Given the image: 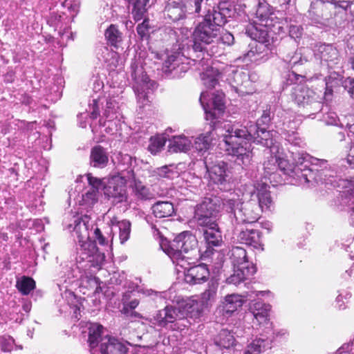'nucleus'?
Segmentation results:
<instances>
[{
  "mask_svg": "<svg viewBox=\"0 0 354 354\" xmlns=\"http://www.w3.org/2000/svg\"><path fill=\"white\" fill-rule=\"evenodd\" d=\"M272 339L259 337L253 339L246 347L244 354H260L272 347Z\"/></svg>",
  "mask_w": 354,
  "mask_h": 354,
  "instance_id": "obj_33",
  "label": "nucleus"
},
{
  "mask_svg": "<svg viewBox=\"0 0 354 354\" xmlns=\"http://www.w3.org/2000/svg\"><path fill=\"white\" fill-rule=\"evenodd\" d=\"M271 120L270 111V110H265L263 112L261 117L258 119L256 124L254 126L261 127V125L268 124Z\"/></svg>",
  "mask_w": 354,
  "mask_h": 354,
  "instance_id": "obj_64",
  "label": "nucleus"
},
{
  "mask_svg": "<svg viewBox=\"0 0 354 354\" xmlns=\"http://www.w3.org/2000/svg\"><path fill=\"white\" fill-rule=\"evenodd\" d=\"M238 239L242 243L257 248L259 244L260 236L257 230L247 229L241 230Z\"/></svg>",
  "mask_w": 354,
  "mask_h": 354,
  "instance_id": "obj_39",
  "label": "nucleus"
},
{
  "mask_svg": "<svg viewBox=\"0 0 354 354\" xmlns=\"http://www.w3.org/2000/svg\"><path fill=\"white\" fill-rule=\"evenodd\" d=\"M288 332L285 329H280L277 331H272L269 332L268 334H261L260 337L263 338L270 337L272 339V342L274 341L281 340L282 339H286L288 336Z\"/></svg>",
  "mask_w": 354,
  "mask_h": 354,
  "instance_id": "obj_58",
  "label": "nucleus"
},
{
  "mask_svg": "<svg viewBox=\"0 0 354 354\" xmlns=\"http://www.w3.org/2000/svg\"><path fill=\"white\" fill-rule=\"evenodd\" d=\"M233 80L236 87L242 86L243 83L249 80L248 74L243 71H236L234 72Z\"/></svg>",
  "mask_w": 354,
  "mask_h": 354,
  "instance_id": "obj_59",
  "label": "nucleus"
},
{
  "mask_svg": "<svg viewBox=\"0 0 354 354\" xmlns=\"http://www.w3.org/2000/svg\"><path fill=\"white\" fill-rule=\"evenodd\" d=\"M88 330V342L91 348H94L98 346L99 343L101 344V339L103 333V326L96 323H88L87 324Z\"/></svg>",
  "mask_w": 354,
  "mask_h": 354,
  "instance_id": "obj_35",
  "label": "nucleus"
},
{
  "mask_svg": "<svg viewBox=\"0 0 354 354\" xmlns=\"http://www.w3.org/2000/svg\"><path fill=\"white\" fill-rule=\"evenodd\" d=\"M209 277V271L206 264L201 263L187 269L185 273V281L189 284H200L207 281Z\"/></svg>",
  "mask_w": 354,
  "mask_h": 354,
  "instance_id": "obj_21",
  "label": "nucleus"
},
{
  "mask_svg": "<svg viewBox=\"0 0 354 354\" xmlns=\"http://www.w3.org/2000/svg\"><path fill=\"white\" fill-rule=\"evenodd\" d=\"M316 55L320 59L321 64L328 68H334L341 63L338 50L331 44L320 45Z\"/></svg>",
  "mask_w": 354,
  "mask_h": 354,
  "instance_id": "obj_18",
  "label": "nucleus"
},
{
  "mask_svg": "<svg viewBox=\"0 0 354 354\" xmlns=\"http://www.w3.org/2000/svg\"><path fill=\"white\" fill-rule=\"evenodd\" d=\"M149 4V0H136L132 3L131 14L135 21H138L146 18Z\"/></svg>",
  "mask_w": 354,
  "mask_h": 354,
  "instance_id": "obj_40",
  "label": "nucleus"
},
{
  "mask_svg": "<svg viewBox=\"0 0 354 354\" xmlns=\"http://www.w3.org/2000/svg\"><path fill=\"white\" fill-rule=\"evenodd\" d=\"M335 354H354V339L350 343L342 345Z\"/></svg>",
  "mask_w": 354,
  "mask_h": 354,
  "instance_id": "obj_63",
  "label": "nucleus"
},
{
  "mask_svg": "<svg viewBox=\"0 0 354 354\" xmlns=\"http://www.w3.org/2000/svg\"><path fill=\"white\" fill-rule=\"evenodd\" d=\"M212 157L205 158V165L210 180L217 185L225 184L230 178L228 164L222 160L210 161Z\"/></svg>",
  "mask_w": 354,
  "mask_h": 354,
  "instance_id": "obj_13",
  "label": "nucleus"
},
{
  "mask_svg": "<svg viewBox=\"0 0 354 354\" xmlns=\"http://www.w3.org/2000/svg\"><path fill=\"white\" fill-rule=\"evenodd\" d=\"M165 145V139L163 137H153L150 139L148 150L153 155H156L163 149Z\"/></svg>",
  "mask_w": 354,
  "mask_h": 354,
  "instance_id": "obj_51",
  "label": "nucleus"
},
{
  "mask_svg": "<svg viewBox=\"0 0 354 354\" xmlns=\"http://www.w3.org/2000/svg\"><path fill=\"white\" fill-rule=\"evenodd\" d=\"M16 287L23 295H28L35 288V281L29 277L24 276L17 279Z\"/></svg>",
  "mask_w": 354,
  "mask_h": 354,
  "instance_id": "obj_46",
  "label": "nucleus"
},
{
  "mask_svg": "<svg viewBox=\"0 0 354 354\" xmlns=\"http://www.w3.org/2000/svg\"><path fill=\"white\" fill-rule=\"evenodd\" d=\"M120 101V97L118 95L109 97L106 100L104 116L107 120L104 122L103 125L106 126V129H109V132L111 133L118 130L120 122L119 118L121 115Z\"/></svg>",
  "mask_w": 354,
  "mask_h": 354,
  "instance_id": "obj_14",
  "label": "nucleus"
},
{
  "mask_svg": "<svg viewBox=\"0 0 354 354\" xmlns=\"http://www.w3.org/2000/svg\"><path fill=\"white\" fill-rule=\"evenodd\" d=\"M324 120L326 124L328 125H339L341 128H344L345 127V124L346 122L345 118L343 119L342 121L340 120L338 118L337 113L335 112L327 113L326 115L324 116Z\"/></svg>",
  "mask_w": 354,
  "mask_h": 354,
  "instance_id": "obj_53",
  "label": "nucleus"
},
{
  "mask_svg": "<svg viewBox=\"0 0 354 354\" xmlns=\"http://www.w3.org/2000/svg\"><path fill=\"white\" fill-rule=\"evenodd\" d=\"M109 162V156L106 150L100 145L91 149L90 154V165L96 168H104Z\"/></svg>",
  "mask_w": 354,
  "mask_h": 354,
  "instance_id": "obj_31",
  "label": "nucleus"
},
{
  "mask_svg": "<svg viewBox=\"0 0 354 354\" xmlns=\"http://www.w3.org/2000/svg\"><path fill=\"white\" fill-rule=\"evenodd\" d=\"M119 179L117 178H112L106 187V194L113 199L115 203H119L126 201L127 196L124 185L121 183H118Z\"/></svg>",
  "mask_w": 354,
  "mask_h": 354,
  "instance_id": "obj_25",
  "label": "nucleus"
},
{
  "mask_svg": "<svg viewBox=\"0 0 354 354\" xmlns=\"http://www.w3.org/2000/svg\"><path fill=\"white\" fill-rule=\"evenodd\" d=\"M270 310L271 306L270 304L261 301L254 304L252 314L259 326L264 328L263 334H268L273 329L272 322L270 319Z\"/></svg>",
  "mask_w": 354,
  "mask_h": 354,
  "instance_id": "obj_17",
  "label": "nucleus"
},
{
  "mask_svg": "<svg viewBox=\"0 0 354 354\" xmlns=\"http://www.w3.org/2000/svg\"><path fill=\"white\" fill-rule=\"evenodd\" d=\"M119 228V238L121 243H125L130 236L131 223L129 221L123 220L118 223Z\"/></svg>",
  "mask_w": 354,
  "mask_h": 354,
  "instance_id": "obj_49",
  "label": "nucleus"
},
{
  "mask_svg": "<svg viewBox=\"0 0 354 354\" xmlns=\"http://www.w3.org/2000/svg\"><path fill=\"white\" fill-rule=\"evenodd\" d=\"M234 36L216 25L205 15L204 20L199 23L193 32L192 48L194 52L201 53L205 59V54L212 57L222 52L225 45L234 43Z\"/></svg>",
  "mask_w": 354,
  "mask_h": 354,
  "instance_id": "obj_2",
  "label": "nucleus"
},
{
  "mask_svg": "<svg viewBox=\"0 0 354 354\" xmlns=\"http://www.w3.org/2000/svg\"><path fill=\"white\" fill-rule=\"evenodd\" d=\"M204 227L203 236L209 248L217 247L222 243V234L216 223L202 226Z\"/></svg>",
  "mask_w": 354,
  "mask_h": 354,
  "instance_id": "obj_30",
  "label": "nucleus"
},
{
  "mask_svg": "<svg viewBox=\"0 0 354 354\" xmlns=\"http://www.w3.org/2000/svg\"><path fill=\"white\" fill-rule=\"evenodd\" d=\"M303 33V28L301 26L291 24L289 26V35L291 38L297 39L300 38Z\"/></svg>",
  "mask_w": 354,
  "mask_h": 354,
  "instance_id": "obj_62",
  "label": "nucleus"
},
{
  "mask_svg": "<svg viewBox=\"0 0 354 354\" xmlns=\"http://www.w3.org/2000/svg\"><path fill=\"white\" fill-rule=\"evenodd\" d=\"M234 9L228 6L225 3H220L216 8H214L212 11H209L207 14L210 19L216 25L221 28L227 22V18L233 17L234 15Z\"/></svg>",
  "mask_w": 354,
  "mask_h": 354,
  "instance_id": "obj_23",
  "label": "nucleus"
},
{
  "mask_svg": "<svg viewBox=\"0 0 354 354\" xmlns=\"http://www.w3.org/2000/svg\"><path fill=\"white\" fill-rule=\"evenodd\" d=\"M155 326L171 331H182L188 328L192 322L185 319L184 311L178 306L167 305L158 310L150 320Z\"/></svg>",
  "mask_w": 354,
  "mask_h": 354,
  "instance_id": "obj_6",
  "label": "nucleus"
},
{
  "mask_svg": "<svg viewBox=\"0 0 354 354\" xmlns=\"http://www.w3.org/2000/svg\"><path fill=\"white\" fill-rule=\"evenodd\" d=\"M156 87L157 84L155 81L151 80L147 75H142L140 82H137L133 87L138 101L142 105L146 104L148 102L147 94Z\"/></svg>",
  "mask_w": 354,
  "mask_h": 354,
  "instance_id": "obj_24",
  "label": "nucleus"
},
{
  "mask_svg": "<svg viewBox=\"0 0 354 354\" xmlns=\"http://www.w3.org/2000/svg\"><path fill=\"white\" fill-rule=\"evenodd\" d=\"M183 0H169L165 8V16L172 21H178L187 16Z\"/></svg>",
  "mask_w": 354,
  "mask_h": 354,
  "instance_id": "obj_27",
  "label": "nucleus"
},
{
  "mask_svg": "<svg viewBox=\"0 0 354 354\" xmlns=\"http://www.w3.org/2000/svg\"><path fill=\"white\" fill-rule=\"evenodd\" d=\"M342 84V79L338 74L334 73L326 79V86L328 92H332L333 88L339 86Z\"/></svg>",
  "mask_w": 354,
  "mask_h": 354,
  "instance_id": "obj_56",
  "label": "nucleus"
},
{
  "mask_svg": "<svg viewBox=\"0 0 354 354\" xmlns=\"http://www.w3.org/2000/svg\"><path fill=\"white\" fill-rule=\"evenodd\" d=\"M171 167V165H165L157 168L154 172L160 178H173L177 174V171H176L174 169L170 168Z\"/></svg>",
  "mask_w": 354,
  "mask_h": 354,
  "instance_id": "obj_55",
  "label": "nucleus"
},
{
  "mask_svg": "<svg viewBox=\"0 0 354 354\" xmlns=\"http://www.w3.org/2000/svg\"><path fill=\"white\" fill-rule=\"evenodd\" d=\"M278 161L277 153H271L270 156L268 158V160L263 163V169L266 176L274 174L277 171V163Z\"/></svg>",
  "mask_w": 354,
  "mask_h": 354,
  "instance_id": "obj_47",
  "label": "nucleus"
},
{
  "mask_svg": "<svg viewBox=\"0 0 354 354\" xmlns=\"http://www.w3.org/2000/svg\"><path fill=\"white\" fill-rule=\"evenodd\" d=\"M292 157L295 163L294 172L296 175L301 172L302 169H308L310 167H322L327 165V161L325 160H319L310 156L309 154L304 152H292Z\"/></svg>",
  "mask_w": 354,
  "mask_h": 354,
  "instance_id": "obj_20",
  "label": "nucleus"
},
{
  "mask_svg": "<svg viewBox=\"0 0 354 354\" xmlns=\"http://www.w3.org/2000/svg\"><path fill=\"white\" fill-rule=\"evenodd\" d=\"M143 19V21L138 24L136 28L138 35L141 37L142 39H146L149 37V30L151 28L149 25V20L146 18Z\"/></svg>",
  "mask_w": 354,
  "mask_h": 354,
  "instance_id": "obj_57",
  "label": "nucleus"
},
{
  "mask_svg": "<svg viewBox=\"0 0 354 354\" xmlns=\"http://www.w3.org/2000/svg\"><path fill=\"white\" fill-rule=\"evenodd\" d=\"M330 3L334 5V9L337 8L342 9L343 11H345L349 6H354V0H327ZM354 12V9L352 10L351 15L353 16V12Z\"/></svg>",
  "mask_w": 354,
  "mask_h": 354,
  "instance_id": "obj_60",
  "label": "nucleus"
},
{
  "mask_svg": "<svg viewBox=\"0 0 354 354\" xmlns=\"http://www.w3.org/2000/svg\"><path fill=\"white\" fill-rule=\"evenodd\" d=\"M260 212L259 207L254 198L243 202L236 213L234 223L239 225L255 223L260 217Z\"/></svg>",
  "mask_w": 354,
  "mask_h": 354,
  "instance_id": "obj_16",
  "label": "nucleus"
},
{
  "mask_svg": "<svg viewBox=\"0 0 354 354\" xmlns=\"http://www.w3.org/2000/svg\"><path fill=\"white\" fill-rule=\"evenodd\" d=\"M266 183H257L251 192L252 198H254L259 207L260 212L270 209L272 205V198Z\"/></svg>",
  "mask_w": 354,
  "mask_h": 354,
  "instance_id": "obj_19",
  "label": "nucleus"
},
{
  "mask_svg": "<svg viewBox=\"0 0 354 354\" xmlns=\"http://www.w3.org/2000/svg\"><path fill=\"white\" fill-rule=\"evenodd\" d=\"M207 91H203L200 97V102L205 113V119L209 120V125L213 127L224 113L225 106L224 102V93L217 91L211 95Z\"/></svg>",
  "mask_w": 354,
  "mask_h": 354,
  "instance_id": "obj_10",
  "label": "nucleus"
},
{
  "mask_svg": "<svg viewBox=\"0 0 354 354\" xmlns=\"http://www.w3.org/2000/svg\"><path fill=\"white\" fill-rule=\"evenodd\" d=\"M218 287V283L216 281L211 280L208 283L207 288L201 295L200 301L203 304V306L208 305L209 303H212L214 301L216 296Z\"/></svg>",
  "mask_w": 354,
  "mask_h": 354,
  "instance_id": "obj_44",
  "label": "nucleus"
},
{
  "mask_svg": "<svg viewBox=\"0 0 354 354\" xmlns=\"http://www.w3.org/2000/svg\"><path fill=\"white\" fill-rule=\"evenodd\" d=\"M255 272V267H250L248 269L234 268L233 274L227 278L226 281L227 283L237 286L248 277L252 276Z\"/></svg>",
  "mask_w": 354,
  "mask_h": 354,
  "instance_id": "obj_36",
  "label": "nucleus"
},
{
  "mask_svg": "<svg viewBox=\"0 0 354 354\" xmlns=\"http://www.w3.org/2000/svg\"><path fill=\"white\" fill-rule=\"evenodd\" d=\"M243 300L241 295L237 294L228 295L225 297L224 301L219 307V313L223 315L230 316L239 308L241 307Z\"/></svg>",
  "mask_w": 354,
  "mask_h": 354,
  "instance_id": "obj_29",
  "label": "nucleus"
},
{
  "mask_svg": "<svg viewBox=\"0 0 354 354\" xmlns=\"http://www.w3.org/2000/svg\"><path fill=\"white\" fill-rule=\"evenodd\" d=\"M254 15L253 21L255 26L259 25L266 28L272 25L273 19L272 8L266 1L259 2L258 3V7ZM254 28L257 31L255 36L257 37V33L259 32V37L255 46L252 47L250 50H249L246 55L250 59L254 57L256 55L259 56L262 55L261 57L265 55L267 56L269 52L272 50L271 44L267 38L268 34L266 30L261 29L259 30L257 26H254Z\"/></svg>",
  "mask_w": 354,
  "mask_h": 354,
  "instance_id": "obj_4",
  "label": "nucleus"
},
{
  "mask_svg": "<svg viewBox=\"0 0 354 354\" xmlns=\"http://www.w3.org/2000/svg\"><path fill=\"white\" fill-rule=\"evenodd\" d=\"M214 139V134L212 131L202 133L194 140L192 148L198 152H205L210 149Z\"/></svg>",
  "mask_w": 354,
  "mask_h": 354,
  "instance_id": "obj_37",
  "label": "nucleus"
},
{
  "mask_svg": "<svg viewBox=\"0 0 354 354\" xmlns=\"http://www.w3.org/2000/svg\"><path fill=\"white\" fill-rule=\"evenodd\" d=\"M221 208V199L218 196L206 197L194 209L193 219L199 226L212 225L216 222Z\"/></svg>",
  "mask_w": 354,
  "mask_h": 354,
  "instance_id": "obj_9",
  "label": "nucleus"
},
{
  "mask_svg": "<svg viewBox=\"0 0 354 354\" xmlns=\"http://www.w3.org/2000/svg\"><path fill=\"white\" fill-rule=\"evenodd\" d=\"M313 167V166L308 169L301 167L302 171L297 176L301 183L307 184L308 187L315 186L319 183L333 184V180L330 178L335 177L334 171L326 169V165L320 167V169Z\"/></svg>",
  "mask_w": 354,
  "mask_h": 354,
  "instance_id": "obj_12",
  "label": "nucleus"
},
{
  "mask_svg": "<svg viewBox=\"0 0 354 354\" xmlns=\"http://www.w3.org/2000/svg\"><path fill=\"white\" fill-rule=\"evenodd\" d=\"M90 218L86 215H76L73 217V223L67 225V229L73 232V236L78 243L77 254L80 261L73 264L68 272L70 282L80 281V285L88 283L95 288V293L102 290L97 278L92 275L91 269L99 270L104 260L105 255L99 251L95 242L90 239Z\"/></svg>",
  "mask_w": 354,
  "mask_h": 354,
  "instance_id": "obj_1",
  "label": "nucleus"
},
{
  "mask_svg": "<svg viewBox=\"0 0 354 354\" xmlns=\"http://www.w3.org/2000/svg\"><path fill=\"white\" fill-rule=\"evenodd\" d=\"M242 203L239 196L235 194H232L230 198H226L223 201L221 200V205H223V208L227 212L232 213V216H233L232 223H234L236 220V213L238 209H240Z\"/></svg>",
  "mask_w": 354,
  "mask_h": 354,
  "instance_id": "obj_43",
  "label": "nucleus"
},
{
  "mask_svg": "<svg viewBox=\"0 0 354 354\" xmlns=\"http://www.w3.org/2000/svg\"><path fill=\"white\" fill-rule=\"evenodd\" d=\"M277 132L266 130V128L257 126L253 134L252 142L261 145L270 149V153H279V144L277 141Z\"/></svg>",
  "mask_w": 354,
  "mask_h": 354,
  "instance_id": "obj_15",
  "label": "nucleus"
},
{
  "mask_svg": "<svg viewBox=\"0 0 354 354\" xmlns=\"http://www.w3.org/2000/svg\"><path fill=\"white\" fill-rule=\"evenodd\" d=\"M230 259L234 268H249L255 267L248 260L246 250L239 246L233 247L231 250Z\"/></svg>",
  "mask_w": 354,
  "mask_h": 354,
  "instance_id": "obj_32",
  "label": "nucleus"
},
{
  "mask_svg": "<svg viewBox=\"0 0 354 354\" xmlns=\"http://www.w3.org/2000/svg\"><path fill=\"white\" fill-rule=\"evenodd\" d=\"M155 57L158 59H162V71L166 78H180L189 68L187 59L180 51H172L164 54L156 53Z\"/></svg>",
  "mask_w": 354,
  "mask_h": 354,
  "instance_id": "obj_8",
  "label": "nucleus"
},
{
  "mask_svg": "<svg viewBox=\"0 0 354 354\" xmlns=\"http://www.w3.org/2000/svg\"><path fill=\"white\" fill-rule=\"evenodd\" d=\"M203 304L195 299H188L183 304L180 305L182 310L184 311L185 319H188L191 322H196L203 315Z\"/></svg>",
  "mask_w": 354,
  "mask_h": 354,
  "instance_id": "obj_28",
  "label": "nucleus"
},
{
  "mask_svg": "<svg viewBox=\"0 0 354 354\" xmlns=\"http://www.w3.org/2000/svg\"><path fill=\"white\" fill-rule=\"evenodd\" d=\"M105 37L113 46H116L118 43L121 41V33L115 25H111L105 32Z\"/></svg>",
  "mask_w": 354,
  "mask_h": 354,
  "instance_id": "obj_48",
  "label": "nucleus"
},
{
  "mask_svg": "<svg viewBox=\"0 0 354 354\" xmlns=\"http://www.w3.org/2000/svg\"><path fill=\"white\" fill-rule=\"evenodd\" d=\"M215 344L223 348H230L235 345V338L227 329H222L215 338Z\"/></svg>",
  "mask_w": 354,
  "mask_h": 354,
  "instance_id": "obj_41",
  "label": "nucleus"
},
{
  "mask_svg": "<svg viewBox=\"0 0 354 354\" xmlns=\"http://www.w3.org/2000/svg\"><path fill=\"white\" fill-rule=\"evenodd\" d=\"M193 138L185 135L174 136L169 140L168 151L170 153H186L193 147Z\"/></svg>",
  "mask_w": 354,
  "mask_h": 354,
  "instance_id": "obj_26",
  "label": "nucleus"
},
{
  "mask_svg": "<svg viewBox=\"0 0 354 354\" xmlns=\"http://www.w3.org/2000/svg\"><path fill=\"white\" fill-rule=\"evenodd\" d=\"M283 59L292 68L301 66L308 61L307 57L304 56L301 50H297L292 53H286V52L283 51Z\"/></svg>",
  "mask_w": 354,
  "mask_h": 354,
  "instance_id": "obj_42",
  "label": "nucleus"
},
{
  "mask_svg": "<svg viewBox=\"0 0 354 354\" xmlns=\"http://www.w3.org/2000/svg\"><path fill=\"white\" fill-rule=\"evenodd\" d=\"M218 75L219 73L216 69L211 68L210 69L206 70L201 74L203 84L208 88L215 87L218 84Z\"/></svg>",
  "mask_w": 354,
  "mask_h": 354,
  "instance_id": "obj_45",
  "label": "nucleus"
},
{
  "mask_svg": "<svg viewBox=\"0 0 354 354\" xmlns=\"http://www.w3.org/2000/svg\"><path fill=\"white\" fill-rule=\"evenodd\" d=\"M153 215L159 218L171 216L174 212V205L169 201H158L151 207Z\"/></svg>",
  "mask_w": 354,
  "mask_h": 354,
  "instance_id": "obj_38",
  "label": "nucleus"
},
{
  "mask_svg": "<svg viewBox=\"0 0 354 354\" xmlns=\"http://www.w3.org/2000/svg\"><path fill=\"white\" fill-rule=\"evenodd\" d=\"M128 173L130 174V175L127 176L128 180H132L133 181L131 186L136 197L142 201L152 199L153 198V194L149 191L148 187L142 184L141 181L136 179L133 171L130 170Z\"/></svg>",
  "mask_w": 354,
  "mask_h": 354,
  "instance_id": "obj_34",
  "label": "nucleus"
},
{
  "mask_svg": "<svg viewBox=\"0 0 354 354\" xmlns=\"http://www.w3.org/2000/svg\"><path fill=\"white\" fill-rule=\"evenodd\" d=\"M187 14H198L203 0H183Z\"/></svg>",
  "mask_w": 354,
  "mask_h": 354,
  "instance_id": "obj_52",
  "label": "nucleus"
},
{
  "mask_svg": "<svg viewBox=\"0 0 354 354\" xmlns=\"http://www.w3.org/2000/svg\"><path fill=\"white\" fill-rule=\"evenodd\" d=\"M90 189L98 192L100 188L104 187L102 179L93 176L91 174L86 175Z\"/></svg>",
  "mask_w": 354,
  "mask_h": 354,
  "instance_id": "obj_61",
  "label": "nucleus"
},
{
  "mask_svg": "<svg viewBox=\"0 0 354 354\" xmlns=\"http://www.w3.org/2000/svg\"><path fill=\"white\" fill-rule=\"evenodd\" d=\"M283 136L284 138L291 145L303 147L305 145L302 138L299 136L298 133L294 131H288L284 129L283 131Z\"/></svg>",
  "mask_w": 354,
  "mask_h": 354,
  "instance_id": "obj_50",
  "label": "nucleus"
},
{
  "mask_svg": "<svg viewBox=\"0 0 354 354\" xmlns=\"http://www.w3.org/2000/svg\"><path fill=\"white\" fill-rule=\"evenodd\" d=\"M100 350L102 354H126L128 348L118 339L105 336L101 339Z\"/></svg>",
  "mask_w": 354,
  "mask_h": 354,
  "instance_id": "obj_22",
  "label": "nucleus"
},
{
  "mask_svg": "<svg viewBox=\"0 0 354 354\" xmlns=\"http://www.w3.org/2000/svg\"><path fill=\"white\" fill-rule=\"evenodd\" d=\"M165 252L174 263L183 267L185 259H190L197 256L198 240L191 232H183L174 238Z\"/></svg>",
  "mask_w": 354,
  "mask_h": 354,
  "instance_id": "obj_5",
  "label": "nucleus"
},
{
  "mask_svg": "<svg viewBox=\"0 0 354 354\" xmlns=\"http://www.w3.org/2000/svg\"><path fill=\"white\" fill-rule=\"evenodd\" d=\"M308 18L311 24L319 28L333 27L340 25L337 15L334 9V5L328 1L315 0L310 4L308 11Z\"/></svg>",
  "mask_w": 354,
  "mask_h": 354,
  "instance_id": "obj_7",
  "label": "nucleus"
},
{
  "mask_svg": "<svg viewBox=\"0 0 354 354\" xmlns=\"http://www.w3.org/2000/svg\"><path fill=\"white\" fill-rule=\"evenodd\" d=\"M292 97L298 106L306 109L307 111L312 114L322 110V104L318 100V96L308 87L295 86L292 93Z\"/></svg>",
  "mask_w": 354,
  "mask_h": 354,
  "instance_id": "obj_11",
  "label": "nucleus"
},
{
  "mask_svg": "<svg viewBox=\"0 0 354 354\" xmlns=\"http://www.w3.org/2000/svg\"><path fill=\"white\" fill-rule=\"evenodd\" d=\"M98 192L89 189L85 194H82V205H86L88 207L93 205L97 201Z\"/></svg>",
  "mask_w": 354,
  "mask_h": 354,
  "instance_id": "obj_54",
  "label": "nucleus"
},
{
  "mask_svg": "<svg viewBox=\"0 0 354 354\" xmlns=\"http://www.w3.org/2000/svg\"><path fill=\"white\" fill-rule=\"evenodd\" d=\"M257 126L234 124L223 135L225 150L228 155L235 157V162L243 168L248 167L252 160L253 153L250 142Z\"/></svg>",
  "mask_w": 354,
  "mask_h": 354,
  "instance_id": "obj_3",
  "label": "nucleus"
}]
</instances>
